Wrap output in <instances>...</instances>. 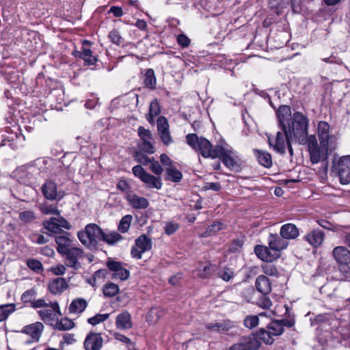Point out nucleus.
<instances>
[{
	"mask_svg": "<svg viewBox=\"0 0 350 350\" xmlns=\"http://www.w3.org/2000/svg\"><path fill=\"white\" fill-rule=\"evenodd\" d=\"M187 143L193 149L198 152L204 158H219L229 169H234L237 165V152L228 145H217L213 148L211 142L204 137H198L191 133L186 136Z\"/></svg>",
	"mask_w": 350,
	"mask_h": 350,
	"instance_id": "f257e3e1",
	"label": "nucleus"
},
{
	"mask_svg": "<svg viewBox=\"0 0 350 350\" xmlns=\"http://www.w3.org/2000/svg\"><path fill=\"white\" fill-rule=\"evenodd\" d=\"M336 323L337 321L329 314H319L314 319H311V325L317 326V334L322 342H327L333 338V324L336 326Z\"/></svg>",
	"mask_w": 350,
	"mask_h": 350,
	"instance_id": "f03ea898",
	"label": "nucleus"
},
{
	"mask_svg": "<svg viewBox=\"0 0 350 350\" xmlns=\"http://www.w3.org/2000/svg\"><path fill=\"white\" fill-rule=\"evenodd\" d=\"M309 120L308 117L299 111L293 114L290 126L287 127L288 132L297 142H302L304 136L308 131Z\"/></svg>",
	"mask_w": 350,
	"mask_h": 350,
	"instance_id": "7ed1b4c3",
	"label": "nucleus"
},
{
	"mask_svg": "<svg viewBox=\"0 0 350 350\" xmlns=\"http://www.w3.org/2000/svg\"><path fill=\"white\" fill-rule=\"evenodd\" d=\"M77 237L84 246L92 248L100 241L102 230L95 224H89L85 226L84 230L77 232Z\"/></svg>",
	"mask_w": 350,
	"mask_h": 350,
	"instance_id": "20e7f679",
	"label": "nucleus"
},
{
	"mask_svg": "<svg viewBox=\"0 0 350 350\" xmlns=\"http://www.w3.org/2000/svg\"><path fill=\"white\" fill-rule=\"evenodd\" d=\"M267 138L269 146L280 154L285 153L287 144L293 139L287 129L278 131L275 136L268 135Z\"/></svg>",
	"mask_w": 350,
	"mask_h": 350,
	"instance_id": "39448f33",
	"label": "nucleus"
},
{
	"mask_svg": "<svg viewBox=\"0 0 350 350\" xmlns=\"http://www.w3.org/2000/svg\"><path fill=\"white\" fill-rule=\"evenodd\" d=\"M65 259L66 266L78 270L81 267L84 258L83 250L79 247H72L62 255Z\"/></svg>",
	"mask_w": 350,
	"mask_h": 350,
	"instance_id": "423d86ee",
	"label": "nucleus"
},
{
	"mask_svg": "<svg viewBox=\"0 0 350 350\" xmlns=\"http://www.w3.org/2000/svg\"><path fill=\"white\" fill-rule=\"evenodd\" d=\"M152 240L148 236L142 234L135 239V244L131 250V255L133 258L141 259L142 254L152 249Z\"/></svg>",
	"mask_w": 350,
	"mask_h": 350,
	"instance_id": "0eeeda50",
	"label": "nucleus"
},
{
	"mask_svg": "<svg viewBox=\"0 0 350 350\" xmlns=\"http://www.w3.org/2000/svg\"><path fill=\"white\" fill-rule=\"evenodd\" d=\"M137 132L141 140L139 144L140 149L148 154L154 153V139L151 132L143 126H139Z\"/></svg>",
	"mask_w": 350,
	"mask_h": 350,
	"instance_id": "6e6552de",
	"label": "nucleus"
},
{
	"mask_svg": "<svg viewBox=\"0 0 350 350\" xmlns=\"http://www.w3.org/2000/svg\"><path fill=\"white\" fill-rule=\"evenodd\" d=\"M329 124L325 121H320L317 125V134L322 147H332L336 140L334 135L329 133Z\"/></svg>",
	"mask_w": 350,
	"mask_h": 350,
	"instance_id": "1a4fd4ad",
	"label": "nucleus"
},
{
	"mask_svg": "<svg viewBox=\"0 0 350 350\" xmlns=\"http://www.w3.org/2000/svg\"><path fill=\"white\" fill-rule=\"evenodd\" d=\"M336 169L342 185L350 183V155L340 157L337 163Z\"/></svg>",
	"mask_w": 350,
	"mask_h": 350,
	"instance_id": "9d476101",
	"label": "nucleus"
},
{
	"mask_svg": "<svg viewBox=\"0 0 350 350\" xmlns=\"http://www.w3.org/2000/svg\"><path fill=\"white\" fill-rule=\"evenodd\" d=\"M38 312L42 321L46 323L52 324L58 319L60 309L57 302H49L48 307L40 310Z\"/></svg>",
	"mask_w": 350,
	"mask_h": 350,
	"instance_id": "9b49d317",
	"label": "nucleus"
},
{
	"mask_svg": "<svg viewBox=\"0 0 350 350\" xmlns=\"http://www.w3.org/2000/svg\"><path fill=\"white\" fill-rule=\"evenodd\" d=\"M44 197L49 200H60L64 196V191H57L56 184L52 180H47L42 187Z\"/></svg>",
	"mask_w": 350,
	"mask_h": 350,
	"instance_id": "f8f14e48",
	"label": "nucleus"
},
{
	"mask_svg": "<svg viewBox=\"0 0 350 350\" xmlns=\"http://www.w3.org/2000/svg\"><path fill=\"white\" fill-rule=\"evenodd\" d=\"M332 254L337 262L343 265L342 268L345 272H347L349 269L347 265L350 263V252L349 250L343 246H338L333 250Z\"/></svg>",
	"mask_w": 350,
	"mask_h": 350,
	"instance_id": "ddd939ff",
	"label": "nucleus"
},
{
	"mask_svg": "<svg viewBox=\"0 0 350 350\" xmlns=\"http://www.w3.org/2000/svg\"><path fill=\"white\" fill-rule=\"evenodd\" d=\"M107 266L113 272L112 278L114 280H125L130 275L129 271L120 262L109 260L107 262Z\"/></svg>",
	"mask_w": 350,
	"mask_h": 350,
	"instance_id": "4468645a",
	"label": "nucleus"
},
{
	"mask_svg": "<svg viewBox=\"0 0 350 350\" xmlns=\"http://www.w3.org/2000/svg\"><path fill=\"white\" fill-rule=\"evenodd\" d=\"M277 118L278 120L279 127L281 130L286 131L287 127L290 126L291 118V109L288 105L280 106L277 111Z\"/></svg>",
	"mask_w": 350,
	"mask_h": 350,
	"instance_id": "2eb2a0df",
	"label": "nucleus"
},
{
	"mask_svg": "<svg viewBox=\"0 0 350 350\" xmlns=\"http://www.w3.org/2000/svg\"><path fill=\"white\" fill-rule=\"evenodd\" d=\"M103 339L98 333H89L83 342L85 350H100L103 347Z\"/></svg>",
	"mask_w": 350,
	"mask_h": 350,
	"instance_id": "dca6fc26",
	"label": "nucleus"
},
{
	"mask_svg": "<svg viewBox=\"0 0 350 350\" xmlns=\"http://www.w3.org/2000/svg\"><path fill=\"white\" fill-rule=\"evenodd\" d=\"M303 239L312 247L317 248L323 243L325 234L321 230L314 229L306 234Z\"/></svg>",
	"mask_w": 350,
	"mask_h": 350,
	"instance_id": "f3484780",
	"label": "nucleus"
},
{
	"mask_svg": "<svg viewBox=\"0 0 350 350\" xmlns=\"http://www.w3.org/2000/svg\"><path fill=\"white\" fill-rule=\"evenodd\" d=\"M157 130L161 141L164 144L168 145L172 142L169 132V124L167 119L161 116L157 120Z\"/></svg>",
	"mask_w": 350,
	"mask_h": 350,
	"instance_id": "a211bd4d",
	"label": "nucleus"
},
{
	"mask_svg": "<svg viewBox=\"0 0 350 350\" xmlns=\"http://www.w3.org/2000/svg\"><path fill=\"white\" fill-rule=\"evenodd\" d=\"M44 325L40 322H36L23 327L21 333L29 336L33 342H38L41 336Z\"/></svg>",
	"mask_w": 350,
	"mask_h": 350,
	"instance_id": "6ab92c4d",
	"label": "nucleus"
},
{
	"mask_svg": "<svg viewBox=\"0 0 350 350\" xmlns=\"http://www.w3.org/2000/svg\"><path fill=\"white\" fill-rule=\"evenodd\" d=\"M55 241L57 244V251L62 255L66 253L69 249L72 247V240L70 237L68 232H64L62 234L57 235L55 237Z\"/></svg>",
	"mask_w": 350,
	"mask_h": 350,
	"instance_id": "aec40b11",
	"label": "nucleus"
},
{
	"mask_svg": "<svg viewBox=\"0 0 350 350\" xmlns=\"http://www.w3.org/2000/svg\"><path fill=\"white\" fill-rule=\"evenodd\" d=\"M268 244L270 249L278 254L287 247L288 241L280 235L270 234L268 237Z\"/></svg>",
	"mask_w": 350,
	"mask_h": 350,
	"instance_id": "412c9836",
	"label": "nucleus"
},
{
	"mask_svg": "<svg viewBox=\"0 0 350 350\" xmlns=\"http://www.w3.org/2000/svg\"><path fill=\"white\" fill-rule=\"evenodd\" d=\"M90 42L88 40H83V46L81 51H75L72 54L76 57H79L83 59L86 63L90 65H94L97 62V58L92 54V51L90 49L85 47V44H90Z\"/></svg>",
	"mask_w": 350,
	"mask_h": 350,
	"instance_id": "4be33fe9",
	"label": "nucleus"
},
{
	"mask_svg": "<svg viewBox=\"0 0 350 350\" xmlns=\"http://www.w3.org/2000/svg\"><path fill=\"white\" fill-rule=\"evenodd\" d=\"M254 252L260 259L265 262H272L279 257V254L272 251L269 247L263 245H256Z\"/></svg>",
	"mask_w": 350,
	"mask_h": 350,
	"instance_id": "5701e85b",
	"label": "nucleus"
},
{
	"mask_svg": "<svg viewBox=\"0 0 350 350\" xmlns=\"http://www.w3.org/2000/svg\"><path fill=\"white\" fill-rule=\"evenodd\" d=\"M215 271V265L211 262H200L194 271L196 275L202 279H207L211 277Z\"/></svg>",
	"mask_w": 350,
	"mask_h": 350,
	"instance_id": "b1692460",
	"label": "nucleus"
},
{
	"mask_svg": "<svg viewBox=\"0 0 350 350\" xmlns=\"http://www.w3.org/2000/svg\"><path fill=\"white\" fill-rule=\"evenodd\" d=\"M38 173V169L33 165L22 166L16 171V175L25 184L27 183L33 178V175Z\"/></svg>",
	"mask_w": 350,
	"mask_h": 350,
	"instance_id": "393cba45",
	"label": "nucleus"
},
{
	"mask_svg": "<svg viewBox=\"0 0 350 350\" xmlns=\"http://www.w3.org/2000/svg\"><path fill=\"white\" fill-rule=\"evenodd\" d=\"M331 147H316L308 150L310 153V161L313 164L325 161L327 159V152Z\"/></svg>",
	"mask_w": 350,
	"mask_h": 350,
	"instance_id": "a878e982",
	"label": "nucleus"
},
{
	"mask_svg": "<svg viewBox=\"0 0 350 350\" xmlns=\"http://www.w3.org/2000/svg\"><path fill=\"white\" fill-rule=\"evenodd\" d=\"M126 199L129 205L135 209H145L149 205L146 198L139 196L133 193H127Z\"/></svg>",
	"mask_w": 350,
	"mask_h": 350,
	"instance_id": "bb28decb",
	"label": "nucleus"
},
{
	"mask_svg": "<svg viewBox=\"0 0 350 350\" xmlns=\"http://www.w3.org/2000/svg\"><path fill=\"white\" fill-rule=\"evenodd\" d=\"M233 326L234 323L232 321L225 320L219 322L207 323L205 327L211 332L224 333L230 330Z\"/></svg>",
	"mask_w": 350,
	"mask_h": 350,
	"instance_id": "cd10ccee",
	"label": "nucleus"
},
{
	"mask_svg": "<svg viewBox=\"0 0 350 350\" xmlns=\"http://www.w3.org/2000/svg\"><path fill=\"white\" fill-rule=\"evenodd\" d=\"M68 286V285L65 278H57L49 282V290L52 294L58 295L64 292Z\"/></svg>",
	"mask_w": 350,
	"mask_h": 350,
	"instance_id": "c85d7f7f",
	"label": "nucleus"
},
{
	"mask_svg": "<svg viewBox=\"0 0 350 350\" xmlns=\"http://www.w3.org/2000/svg\"><path fill=\"white\" fill-rule=\"evenodd\" d=\"M256 290L262 295H268L271 291V282L265 275H258L255 282Z\"/></svg>",
	"mask_w": 350,
	"mask_h": 350,
	"instance_id": "c756f323",
	"label": "nucleus"
},
{
	"mask_svg": "<svg viewBox=\"0 0 350 350\" xmlns=\"http://www.w3.org/2000/svg\"><path fill=\"white\" fill-rule=\"evenodd\" d=\"M284 326L291 327V323L286 320L273 321L267 326V329L270 332L272 336L281 335L284 332Z\"/></svg>",
	"mask_w": 350,
	"mask_h": 350,
	"instance_id": "7c9ffc66",
	"label": "nucleus"
},
{
	"mask_svg": "<svg viewBox=\"0 0 350 350\" xmlns=\"http://www.w3.org/2000/svg\"><path fill=\"white\" fill-rule=\"evenodd\" d=\"M299 229L293 224L283 225L280 231V234L286 241L295 239L299 236Z\"/></svg>",
	"mask_w": 350,
	"mask_h": 350,
	"instance_id": "2f4dec72",
	"label": "nucleus"
},
{
	"mask_svg": "<svg viewBox=\"0 0 350 350\" xmlns=\"http://www.w3.org/2000/svg\"><path fill=\"white\" fill-rule=\"evenodd\" d=\"M116 325L119 329H127L132 327L131 317L128 311H123L116 317Z\"/></svg>",
	"mask_w": 350,
	"mask_h": 350,
	"instance_id": "473e14b6",
	"label": "nucleus"
},
{
	"mask_svg": "<svg viewBox=\"0 0 350 350\" xmlns=\"http://www.w3.org/2000/svg\"><path fill=\"white\" fill-rule=\"evenodd\" d=\"M160 161L167 174V179L175 182V170L173 167L172 161L165 154H161Z\"/></svg>",
	"mask_w": 350,
	"mask_h": 350,
	"instance_id": "72a5a7b5",
	"label": "nucleus"
},
{
	"mask_svg": "<svg viewBox=\"0 0 350 350\" xmlns=\"http://www.w3.org/2000/svg\"><path fill=\"white\" fill-rule=\"evenodd\" d=\"M163 315V310L161 308L152 307L146 314L145 319L149 325H154Z\"/></svg>",
	"mask_w": 350,
	"mask_h": 350,
	"instance_id": "f704fd0d",
	"label": "nucleus"
},
{
	"mask_svg": "<svg viewBox=\"0 0 350 350\" xmlns=\"http://www.w3.org/2000/svg\"><path fill=\"white\" fill-rule=\"evenodd\" d=\"M254 152L259 164L267 168L272 165L271 155L268 152L256 149Z\"/></svg>",
	"mask_w": 350,
	"mask_h": 350,
	"instance_id": "c9c22d12",
	"label": "nucleus"
},
{
	"mask_svg": "<svg viewBox=\"0 0 350 350\" xmlns=\"http://www.w3.org/2000/svg\"><path fill=\"white\" fill-rule=\"evenodd\" d=\"M88 306L85 299L83 298H77L74 299L69 306V312L73 314H80L85 310Z\"/></svg>",
	"mask_w": 350,
	"mask_h": 350,
	"instance_id": "e433bc0d",
	"label": "nucleus"
},
{
	"mask_svg": "<svg viewBox=\"0 0 350 350\" xmlns=\"http://www.w3.org/2000/svg\"><path fill=\"white\" fill-rule=\"evenodd\" d=\"M141 180L146 183L150 188L159 189H161L162 185L160 178L155 177L148 173H146Z\"/></svg>",
	"mask_w": 350,
	"mask_h": 350,
	"instance_id": "4c0bfd02",
	"label": "nucleus"
},
{
	"mask_svg": "<svg viewBox=\"0 0 350 350\" xmlns=\"http://www.w3.org/2000/svg\"><path fill=\"white\" fill-rule=\"evenodd\" d=\"M122 239V237L116 232H110L105 233L102 231V237L100 241L106 242L109 245L117 243Z\"/></svg>",
	"mask_w": 350,
	"mask_h": 350,
	"instance_id": "58836bf2",
	"label": "nucleus"
},
{
	"mask_svg": "<svg viewBox=\"0 0 350 350\" xmlns=\"http://www.w3.org/2000/svg\"><path fill=\"white\" fill-rule=\"evenodd\" d=\"M161 111L160 105L157 99L153 100L149 107V113L147 116V120L150 123L154 122V117L158 116Z\"/></svg>",
	"mask_w": 350,
	"mask_h": 350,
	"instance_id": "ea45409f",
	"label": "nucleus"
},
{
	"mask_svg": "<svg viewBox=\"0 0 350 350\" xmlns=\"http://www.w3.org/2000/svg\"><path fill=\"white\" fill-rule=\"evenodd\" d=\"M39 209L44 215H60V211L57 206L54 204H49L47 203H42L39 204Z\"/></svg>",
	"mask_w": 350,
	"mask_h": 350,
	"instance_id": "a19ab883",
	"label": "nucleus"
},
{
	"mask_svg": "<svg viewBox=\"0 0 350 350\" xmlns=\"http://www.w3.org/2000/svg\"><path fill=\"white\" fill-rule=\"evenodd\" d=\"M256 336L260 340L268 345L272 344L274 341V339L268 329L266 330L263 328H260L256 332Z\"/></svg>",
	"mask_w": 350,
	"mask_h": 350,
	"instance_id": "79ce46f5",
	"label": "nucleus"
},
{
	"mask_svg": "<svg viewBox=\"0 0 350 350\" xmlns=\"http://www.w3.org/2000/svg\"><path fill=\"white\" fill-rule=\"evenodd\" d=\"M217 274L219 278L225 282H229L235 276L234 269L228 267L221 268Z\"/></svg>",
	"mask_w": 350,
	"mask_h": 350,
	"instance_id": "37998d69",
	"label": "nucleus"
},
{
	"mask_svg": "<svg viewBox=\"0 0 350 350\" xmlns=\"http://www.w3.org/2000/svg\"><path fill=\"white\" fill-rule=\"evenodd\" d=\"M57 223L56 217H51L43 221V226L50 233H58L60 229Z\"/></svg>",
	"mask_w": 350,
	"mask_h": 350,
	"instance_id": "c03bdc74",
	"label": "nucleus"
},
{
	"mask_svg": "<svg viewBox=\"0 0 350 350\" xmlns=\"http://www.w3.org/2000/svg\"><path fill=\"white\" fill-rule=\"evenodd\" d=\"M74 326L75 323L72 320L64 318L59 321H56L55 327L58 330L66 331L72 329Z\"/></svg>",
	"mask_w": 350,
	"mask_h": 350,
	"instance_id": "a18cd8bd",
	"label": "nucleus"
},
{
	"mask_svg": "<svg viewBox=\"0 0 350 350\" xmlns=\"http://www.w3.org/2000/svg\"><path fill=\"white\" fill-rule=\"evenodd\" d=\"M16 309L14 304L0 306V321H3L8 318L10 313Z\"/></svg>",
	"mask_w": 350,
	"mask_h": 350,
	"instance_id": "49530a36",
	"label": "nucleus"
},
{
	"mask_svg": "<svg viewBox=\"0 0 350 350\" xmlns=\"http://www.w3.org/2000/svg\"><path fill=\"white\" fill-rule=\"evenodd\" d=\"M224 228V224L221 222H215L212 225L209 226L206 230L202 237H209L215 234L219 230Z\"/></svg>",
	"mask_w": 350,
	"mask_h": 350,
	"instance_id": "de8ad7c7",
	"label": "nucleus"
},
{
	"mask_svg": "<svg viewBox=\"0 0 350 350\" xmlns=\"http://www.w3.org/2000/svg\"><path fill=\"white\" fill-rule=\"evenodd\" d=\"M133 217L131 215H126L124 217H123L119 224L118 226V230L122 233L126 232L130 226L132 221Z\"/></svg>",
	"mask_w": 350,
	"mask_h": 350,
	"instance_id": "09e8293b",
	"label": "nucleus"
},
{
	"mask_svg": "<svg viewBox=\"0 0 350 350\" xmlns=\"http://www.w3.org/2000/svg\"><path fill=\"white\" fill-rule=\"evenodd\" d=\"M103 291L105 296L113 297L119 292V286L110 282L104 286Z\"/></svg>",
	"mask_w": 350,
	"mask_h": 350,
	"instance_id": "8fccbe9b",
	"label": "nucleus"
},
{
	"mask_svg": "<svg viewBox=\"0 0 350 350\" xmlns=\"http://www.w3.org/2000/svg\"><path fill=\"white\" fill-rule=\"evenodd\" d=\"M304 139L302 142H298L299 144L307 145L308 150L318 147V143L315 135H308V131L306 132V135L304 136Z\"/></svg>",
	"mask_w": 350,
	"mask_h": 350,
	"instance_id": "3c124183",
	"label": "nucleus"
},
{
	"mask_svg": "<svg viewBox=\"0 0 350 350\" xmlns=\"http://www.w3.org/2000/svg\"><path fill=\"white\" fill-rule=\"evenodd\" d=\"M27 267L34 272L40 273L43 271V266L40 261L34 258L27 260Z\"/></svg>",
	"mask_w": 350,
	"mask_h": 350,
	"instance_id": "603ef678",
	"label": "nucleus"
},
{
	"mask_svg": "<svg viewBox=\"0 0 350 350\" xmlns=\"http://www.w3.org/2000/svg\"><path fill=\"white\" fill-rule=\"evenodd\" d=\"M259 340L260 339L258 338L256 335L245 339L243 343L247 345L250 350H256L260 347V342Z\"/></svg>",
	"mask_w": 350,
	"mask_h": 350,
	"instance_id": "864d4df0",
	"label": "nucleus"
},
{
	"mask_svg": "<svg viewBox=\"0 0 350 350\" xmlns=\"http://www.w3.org/2000/svg\"><path fill=\"white\" fill-rule=\"evenodd\" d=\"M144 82L146 86L152 88L156 85V77L152 69H148L145 75Z\"/></svg>",
	"mask_w": 350,
	"mask_h": 350,
	"instance_id": "5fc2aeb1",
	"label": "nucleus"
},
{
	"mask_svg": "<svg viewBox=\"0 0 350 350\" xmlns=\"http://www.w3.org/2000/svg\"><path fill=\"white\" fill-rule=\"evenodd\" d=\"M269 262H267L262 265L263 273L267 275L277 276L278 273L275 266Z\"/></svg>",
	"mask_w": 350,
	"mask_h": 350,
	"instance_id": "6e6d98bb",
	"label": "nucleus"
},
{
	"mask_svg": "<svg viewBox=\"0 0 350 350\" xmlns=\"http://www.w3.org/2000/svg\"><path fill=\"white\" fill-rule=\"evenodd\" d=\"M258 323L259 319L256 315H248L244 319V325L249 329L256 327Z\"/></svg>",
	"mask_w": 350,
	"mask_h": 350,
	"instance_id": "4d7b16f0",
	"label": "nucleus"
},
{
	"mask_svg": "<svg viewBox=\"0 0 350 350\" xmlns=\"http://www.w3.org/2000/svg\"><path fill=\"white\" fill-rule=\"evenodd\" d=\"M109 317V314H97L95 316L89 318L88 322L92 325H96L107 320Z\"/></svg>",
	"mask_w": 350,
	"mask_h": 350,
	"instance_id": "13d9d810",
	"label": "nucleus"
},
{
	"mask_svg": "<svg viewBox=\"0 0 350 350\" xmlns=\"http://www.w3.org/2000/svg\"><path fill=\"white\" fill-rule=\"evenodd\" d=\"M266 295H262L258 299L257 305L263 309H269L272 306V302Z\"/></svg>",
	"mask_w": 350,
	"mask_h": 350,
	"instance_id": "bf43d9fd",
	"label": "nucleus"
},
{
	"mask_svg": "<svg viewBox=\"0 0 350 350\" xmlns=\"http://www.w3.org/2000/svg\"><path fill=\"white\" fill-rule=\"evenodd\" d=\"M108 37L113 43L117 45H120L123 42V38L121 37L119 31L117 30L114 29L110 31Z\"/></svg>",
	"mask_w": 350,
	"mask_h": 350,
	"instance_id": "052dcab7",
	"label": "nucleus"
},
{
	"mask_svg": "<svg viewBox=\"0 0 350 350\" xmlns=\"http://www.w3.org/2000/svg\"><path fill=\"white\" fill-rule=\"evenodd\" d=\"M19 218L23 222L29 223L34 220L36 217L33 211H26L20 213Z\"/></svg>",
	"mask_w": 350,
	"mask_h": 350,
	"instance_id": "680f3d73",
	"label": "nucleus"
},
{
	"mask_svg": "<svg viewBox=\"0 0 350 350\" xmlns=\"http://www.w3.org/2000/svg\"><path fill=\"white\" fill-rule=\"evenodd\" d=\"M66 266L60 264L52 266L49 269V271L51 272L55 275H62L66 273Z\"/></svg>",
	"mask_w": 350,
	"mask_h": 350,
	"instance_id": "e2e57ef3",
	"label": "nucleus"
},
{
	"mask_svg": "<svg viewBox=\"0 0 350 350\" xmlns=\"http://www.w3.org/2000/svg\"><path fill=\"white\" fill-rule=\"evenodd\" d=\"M243 245V241L242 239H234L232 241L229 250L231 252H239L241 250V249L242 248Z\"/></svg>",
	"mask_w": 350,
	"mask_h": 350,
	"instance_id": "0e129e2a",
	"label": "nucleus"
},
{
	"mask_svg": "<svg viewBox=\"0 0 350 350\" xmlns=\"http://www.w3.org/2000/svg\"><path fill=\"white\" fill-rule=\"evenodd\" d=\"M176 41L178 42V44H180L182 47H187L191 42L190 39L185 36V34H179L176 37Z\"/></svg>",
	"mask_w": 350,
	"mask_h": 350,
	"instance_id": "69168bd1",
	"label": "nucleus"
},
{
	"mask_svg": "<svg viewBox=\"0 0 350 350\" xmlns=\"http://www.w3.org/2000/svg\"><path fill=\"white\" fill-rule=\"evenodd\" d=\"M56 220L59 229L63 228L66 230H70L72 228L71 224L66 219L60 215H59L58 217H56Z\"/></svg>",
	"mask_w": 350,
	"mask_h": 350,
	"instance_id": "338daca9",
	"label": "nucleus"
},
{
	"mask_svg": "<svg viewBox=\"0 0 350 350\" xmlns=\"http://www.w3.org/2000/svg\"><path fill=\"white\" fill-rule=\"evenodd\" d=\"M135 159L137 161L144 165H147L150 162V159H148L147 156L140 152H135Z\"/></svg>",
	"mask_w": 350,
	"mask_h": 350,
	"instance_id": "774afa93",
	"label": "nucleus"
}]
</instances>
